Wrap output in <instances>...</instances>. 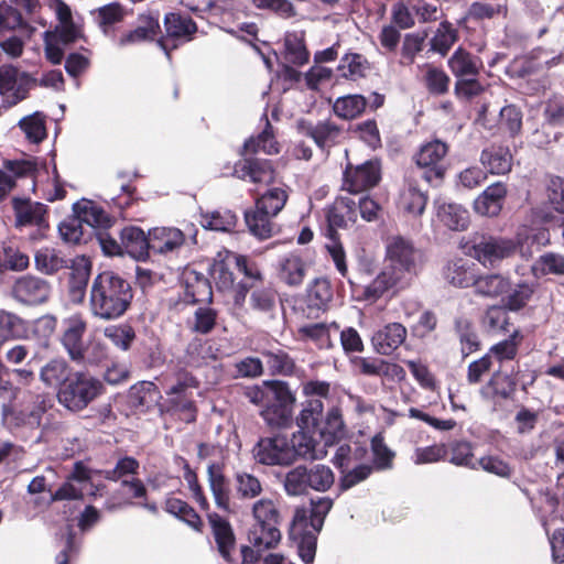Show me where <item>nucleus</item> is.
I'll return each mask as SVG.
<instances>
[{"label":"nucleus","instance_id":"a18cd8bd","mask_svg":"<svg viewBox=\"0 0 564 564\" xmlns=\"http://www.w3.org/2000/svg\"><path fill=\"white\" fill-rule=\"evenodd\" d=\"M69 260L61 256L54 248L44 247L36 251L34 263L37 271L53 275L68 267Z\"/></svg>","mask_w":564,"mask_h":564},{"label":"nucleus","instance_id":"5701e85b","mask_svg":"<svg viewBox=\"0 0 564 564\" xmlns=\"http://www.w3.org/2000/svg\"><path fill=\"white\" fill-rule=\"evenodd\" d=\"M164 25L166 36L159 40V45L166 52L169 56L170 43L172 47H176L177 42H188L193 34L197 31L195 22L186 17L177 13H169L165 15Z\"/></svg>","mask_w":564,"mask_h":564},{"label":"nucleus","instance_id":"6ab92c4d","mask_svg":"<svg viewBox=\"0 0 564 564\" xmlns=\"http://www.w3.org/2000/svg\"><path fill=\"white\" fill-rule=\"evenodd\" d=\"M183 302L187 305L210 304L213 302V288L205 274L186 269L183 273Z\"/></svg>","mask_w":564,"mask_h":564},{"label":"nucleus","instance_id":"4468645a","mask_svg":"<svg viewBox=\"0 0 564 564\" xmlns=\"http://www.w3.org/2000/svg\"><path fill=\"white\" fill-rule=\"evenodd\" d=\"M67 269H69L67 278L68 297L73 303L82 304L87 294L93 262L85 254L76 256L69 260Z\"/></svg>","mask_w":564,"mask_h":564},{"label":"nucleus","instance_id":"774afa93","mask_svg":"<svg viewBox=\"0 0 564 564\" xmlns=\"http://www.w3.org/2000/svg\"><path fill=\"white\" fill-rule=\"evenodd\" d=\"M546 206L552 212H564V178L551 176L546 185Z\"/></svg>","mask_w":564,"mask_h":564},{"label":"nucleus","instance_id":"f3484780","mask_svg":"<svg viewBox=\"0 0 564 564\" xmlns=\"http://www.w3.org/2000/svg\"><path fill=\"white\" fill-rule=\"evenodd\" d=\"M334 297L332 283L326 278H316L307 286L304 312L308 318H318L329 310Z\"/></svg>","mask_w":564,"mask_h":564},{"label":"nucleus","instance_id":"72a5a7b5","mask_svg":"<svg viewBox=\"0 0 564 564\" xmlns=\"http://www.w3.org/2000/svg\"><path fill=\"white\" fill-rule=\"evenodd\" d=\"M163 509L198 533L204 531V522L197 511L185 500L167 496Z\"/></svg>","mask_w":564,"mask_h":564},{"label":"nucleus","instance_id":"c9c22d12","mask_svg":"<svg viewBox=\"0 0 564 564\" xmlns=\"http://www.w3.org/2000/svg\"><path fill=\"white\" fill-rule=\"evenodd\" d=\"M444 279L456 288L473 286L476 273L475 263L463 258L449 261L443 269Z\"/></svg>","mask_w":564,"mask_h":564},{"label":"nucleus","instance_id":"cd10ccee","mask_svg":"<svg viewBox=\"0 0 564 564\" xmlns=\"http://www.w3.org/2000/svg\"><path fill=\"white\" fill-rule=\"evenodd\" d=\"M276 272L288 286H300L306 276V263L299 253L290 252L279 259Z\"/></svg>","mask_w":564,"mask_h":564},{"label":"nucleus","instance_id":"a878e982","mask_svg":"<svg viewBox=\"0 0 564 564\" xmlns=\"http://www.w3.org/2000/svg\"><path fill=\"white\" fill-rule=\"evenodd\" d=\"M121 245L131 258L137 261H147L150 258V232L137 226H127L120 231Z\"/></svg>","mask_w":564,"mask_h":564},{"label":"nucleus","instance_id":"f704fd0d","mask_svg":"<svg viewBox=\"0 0 564 564\" xmlns=\"http://www.w3.org/2000/svg\"><path fill=\"white\" fill-rule=\"evenodd\" d=\"M74 372L64 358H53L41 368L40 380L46 388L58 391Z\"/></svg>","mask_w":564,"mask_h":564},{"label":"nucleus","instance_id":"69168bd1","mask_svg":"<svg viewBox=\"0 0 564 564\" xmlns=\"http://www.w3.org/2000/svg\"><path fill=\"white\" fill-rule=\"evenodd\" d=\"M456 41V30L448 22H442L431 39V50L444 56Z\"/></svg>","mask_w":564,"mask_h":564},{"label":"nucleus","instance_id":"9d476101","mask_svg":"<svg viewBox=\"0 0 564 564\" xmlns=\"http://www.w3.org/2000/svg\"><path fill=\"white\" fill-rule=\"evenodd\" d=\"M319 531L307 525V510L297 508L290 528V539L296 543L297 554L306 563H313L316 554L317 534Z\"/></svg>","mask_w":564,"mask_h":564},{"label":"nucleus","instance_id":"f8f14e48","mask_svg":"<svg viewBox=\"0 0 564 564\" xmlns=\"http://www.w3.org/2000/svg\"><path fill=\"white\" fill-rule=\"evenodd\" d=\"M52 292L50 282L34 274L18 278L11 290L12 297L21 304L34 306L48 301Z\"/></svg>","mask_w":564,"mask_h":564},{"label":"nucleus","instance_id":"7c9ffc66","mask_svg":"<svg viewBox=\"0 0 564 564\" xmlns=\"http://www.w3.org/2000/svg\"><path fill=\"white\" fill-rule=\"evenodd\" d=\"M448 147L441 140H432L424 143L415 154V162L421 167H430L437 177H442L444 170L442 162L447 155Z\"/></svg>","mask_w":564,"mask_h":564},{"label":"nucleus","instance_id":"bb28decb","mask_svg":"<svg viewBox=\"0 0 564 564\" xmlns=\"http://www.w3.org/2000/svg\"><path fill=\"white\" fill-rule=\"evenodd\" d=\"M235 175L252 183L270 184L274 181V170L269 160L245 159L235 165Z\"/></svg>","mask_w":564,"mask_h":564},{"label":"nucleus","instance_id":"0e129e2a","mask_svg":"<svg viewBox=\"0 0 564 564\" xmlns=\"http://www.w3.org/2000/svg\"><path fill=\"white\" fill-rule=\"evenodd\" d=\"M451 453L449 462L456 466H464L470 469H478V464L474 458L473 446L467 441H454L448 446Z\"/></svg>","mask_w":564,"mask_h":564},{"label":"nucleus","instance_id":"f03ea898","mask_svg":"<svg viewBox=\"0 0 564 564\" xmlns=\"http://www.w3.org/2000/svg\"><path fill=\"white\" fill-rule=\"evenodd\" d=\"M415 250L410 240L401 236L390 238L386 246L388 264L364 290V300L376 302L390 289L405 282L415 270Z\"/></svg>","mask_w":564,"mask_h":564},{"label":"nucleus","instance_id":"5fc2aeb1","mask_svg":"<svg viewBox=\"0 0 564 564\" xmlns=\"http://www.w3.org/2000/svg\"><path fill=\"white\" fill-rule=\"evenodd\" d=\"M19 127L26 140L31 143H40L46 138L45 116L34 112L20 119Z\"/></svg>","mask_w":564,"mask_h":564},{"label":"nucleus","instance_id":"f257e3e1","mask_svg":"<svg viewBox=\"0 0 564 564\" xmlns=\"http://www.w3.org/2000/svg\"><path fill=\"white\" fill-rule=\"evenodd\" d=\"M131 283L111 270L94 276L88 295V308L94 318L110 322L121 318L131 307Z\"/></svg>","mask_w":564,"mask_h":564},{"label":"nucleus","instance_id":"bf43d9fd","mask_svg":"<svg viewBox=\"0 0 564 564\" xmlns=\"http://www.w3.org/2000/svg\"><path fill=\"white\" fill-rule=\"evenodd\" d=\"M366 99L361 95L339 97L334 106V112L343 119H354L361 115L366 108Z\"/></svg>","mask_w":564,"mask_h":564},{"label":"nucleus","instance_id":"4d7b16f0","mask_svg":"<svg viewBox=\"0 0 564 564\" xmlns=\"http://www.w3.org/2000/svg\"><path fill=\"white\" fill-rule=\"evenodd\" d=\"M235 489L238 498L242 500L254 499L263 491L260 479L247 471L235 474Z\"/></svg>","mask_w":564,"mask_h":564},{"label":"nucleus","instance_id":"20e7f679","mask_svg":"<svg viewBox=\"0 0 564 564\" xmlns=\"http://www.w3.org/2000/svg\"><path fill=\"white\" fill-rule=\"evenodd\" d=\"M323 411L324 404L319 399H308L302 404L296 424L301 430L318 434L321 442L332 446L346 436V425L339 406L329 408L325 416Z\"/></svg>","mask_w":564,"mask_h":564},{"label":"nucleus","instance_id":"603ef678","mask_svg":"<svg viewBox=\"0 0 564 564\" xmlns=\"http://www.w3.org/2000/svg\"><path fill=\"white\" fill-rule=\"evenodd\" d=\"M24 321L13 313L0 311V346L11 339L25 337Z\"/></svg>","mask_w":564,"mask_h":564},{"label":"nucleus","instance_id":"423d86ee","mask_svg":"<svg viewBox=\"0 0 564 564\" xmlns=\"http://www.w3.org/2000/svg\"><path fill=\"white\" fill-rule=\"evenodd\" d=\"M199 388L197 378L186 369L175 373V382L165 392L167 395L165 410L172 415H177L185 423H194L197 420L198 409L194 399L193 390Z\"/></svg>","mask_w":564,"mask_h":564},{"label":"nucleus","instance_id":"a211bd4d","mask_svg":"<svg viewBox=\"0 0 564 564\" xmlns=\"http://www.w3.org/2000/svg\"><path fill=\"white\" fill-rule=\"evenodd\" d=\"M301 134L311 138L319 149H329L340 142L344 135L343 128L332 120H321L316 123L301 120L297 122Z\"/></svg>","mask_w":564,"mask_h":564},{"label":"nucleus","instance_id":"13d9d810","mask_svg":"<svg viewBox=\"0 0 564 564\" xmlns=\"http://www.w3.org/2000/svg\"><path fill=\"white\" fill-rule=\"evenodd\" d=\"M506 306H489L482 317V325L492 333L507 334L510 332V316L506 311Z\"/></svg>","mask_w":564,"mask_h":564},{"label":"nucleus","instance_id":"1a4fd4ad","mask_svg":"<svg viewBox=\"0 0 564 564\" xmlns=\"http://www.w3.org/2000/svg\"><path fill=\"white\" fill-rule=\"evenodd\" d=\"M257 463L264 466H290L294 463L289 438L282 435L261 437L252 449Z\"/></svg>","mask_w":564,"mask_h":564},{"label":"nucleus","instance_id":"864d4df0","mask_svg":"<svg viewBox=\"0 0 564 564\" xmlns=\"http://www.w3.org/2000/svg\"><path fill=\"white\" fill-rule=\"evenodd\" d=\"M317 434L308 430H301L293 433L289 440L290 449H293L294 462L299 458H315V447L318 441L315 438Z\"/></svg>","mask_w":564,"mask_h":564},{"label":"nucleus","instance_id":"b1692460","mask_svg":"<svg viewBox=\"0 0 564 564\" xmlns=\"http://www.w3.org/2000/svg\"><path fill=\"white\" fill-rule=\"evenodd\" d=\"M185 242L184 232L175 227H155L150 229V251L156 254H170L178 251Z\"/></svg>","mask_w":564,"mask_h":564},{"label":"nucleus","instance_id":"de8ad7c7","mask_svg":"<svg viewBox=\"0 0 564 564\" xmlns=\"http://www.w3.org/2000/svg\"><path fill=\"white\" fill-rule=\"evenodd\" d=\"M110 360L108 346L99 339H91L85 345L82 356L76 360V365L84 367L107 366Z\"/></svg>","mask_w":564,"mask_h":564},{"label":"nucleus","instance_id":"6e6552de","mask_svg":"<svg viewBox=\"0 0 564 564\" xmlns=\"http://www.w3.org/2000/svg\"><path fill=\"white\" fill-rule=\"evenodd\" d=\"M334 481V473L326 465H299L286 473L283 486L289 496H301L310 489L325 492L332 488Z\"/></svg>","mask_w":564,"mask_h":564},{"label":"nucleus","instance_id":"a19ab883","mask_svg":"<svg viewBox=\"0 0 564 564\" xmlns=\"http://www.w3.org/2000/svg\"><path fill=\"white\" fill-rule=\"evenodd\" d=\"M378 212V203L361 193H346L336 198L328 212Z\"/></svg>","mask_w":564,"mask_h":564},{"label":"nucleus","instance_id":"e433bc0d","mask_svg":"<svg viewBox=\"0 0 564 564\" xmlns=\"http://www.w3.org/2000/svg\"><path fill=\"white\" fill-rule=\"evenodd\" d=\"M473 288L476 295L496 299L511 290V282L498 273L476 274Z\"/></svg>","mask_w":564,"mask_h":564},{"label":"nucleus","instance_id":"dca6fc26","mask_svg":"<svg viewBox=\"0 0 564 564\" xmlns=\"http://www.w3.org/2000/svg\"><path fill=\"white\" fill-rule=\"evenodd\" d=\"M206 518L219 555L226 562H234L232 553L236 551L237 542L230 521L215 511L207 512Z\"/></svg>","mask_w":564,"mask_h":564},{"label":"nucleus","instance_id":"c03bdc74","mask_svg":"<svg viewBox=\"0 0 564 564\" xmlns=\"http://www.w3.org/2000/svg\"><path fill=\"white\" fill-rule=\"evenodd\" d=\"M140 24L129 33L120 37L118 45L126 46L130 44H139L155 39L160 31L158 18H141Z\"/></svg>","mask_w":564,"mask_h":564},{"label":"nucleus","instance_id":"7ed1b4c3","mask_svg":"<svg viewBox=\"0 0 564 564\" xmlns=\"http://www.w3.org/2000/svg\"><path fill=\"white\" fill-rule=\"evenodd\" d=\"M245 398L260 406V415L271 427H288L293 422L296 395L286 381L271 379L247 387Z\"/></svg>","mask_w":564,"mask_h":564},{"label":"nucleus","instance_id":"aec40b11","mask_svg":"<svg viewBox=\"0 0 564 564\" xmlns=\"http://www.w3.org/2000/svg\"><path fill=\"white\" fill-rule=\"evenodd\" d=\"M207 480L217 509L232 513L230 481L225 475L224 464L210 463L207 467Z\"/></svg>","mask_w":564,"mask_h":564},{"label":"nucleus","instance_id":"6e6d98bb","mask_svg":"<svg viewBox=\"0 0 564 564\" xmlns=\"http://www.w3.org/2000/svg\"><path fill=\"white\" fill-rule=\"evenodd\" d=\"M265 358L269 372L272 376H292L295 370L294 359L284 350H265L262 352Z\"/></svg>","mask_w":564,"mask_h":564},{"label":"nucleus","instance_id":"49530a36","mask_svg":"<svg viewBox=\"0 0 564 564\" xmlns=\"http://www.w3.org/2000/svg\"><path fill=\"white\" fill-rule=\"evenodd\" d=\"M218 311L210 306H199L193 317L187 321V327L193 334L209 335L218 324Z\"/></svg>","mask_w":564,"mask_h":564},{"label":"nucleus","instance_id":"58836bf2","mask_svg":"<svg viewBox=\"0 0 564 564\" xmlns=\"http://www.w3.org/2000/svg\"><path fill=\"white\" fill-rule=\"evenodd\" d=\"M454 330L459 341L463 359L481 349L479 335L469 319L463 317L456 318L454 322Z\"/></svg>","mask_w":564,"mask_h":564},{"label":"nucleus","instance_id":"9b49d317","mask_svg":"<svg viewBox=\"0 0 564 564\" xmlns=\"http://www.w3.org/2000/svg\"><path fill=\"white\" fill-rule=\"evenodd\" d=\"M35 79L13 65L0 66V94L6 100L15 105L26 98Z\"/></svg>","mask_w":564,"mask_h":564},{"label":"nucleus","instance_id":"412c9836","mask_svg":"<svg viewBox=\"0 0 564 564\" xmlns=\"http://www.w3.org/2000/svg\"><path fill=\"white\" fill-rule=\"evenodd\" d=\"M520 243L513 239L489 237L474 246L475 257L482 264H494L497 261L512 257Z\"/></svg>","mask_w":564,"mask_h":564},{"label":"nucleus","instance_id":"8fccbe9b","mask_svg":"<svg viewBox=\"0 0 564 564\" xmlns=\"http://www.w3.org/2000/svg\"><path fill=\"white\" fill-rule=\"evenodd\" d=\"M278 214H243L246 225L251 235L260 240L271 238L276 231L272 217Z\"/></svg>","mask_w":564,"mask_h":564},{"label":"nucleus","instance_id":"ddd939ff","mask_svg":"<svg viewBox=\"0 0 564 564\" xmlns=\"http://www.w3.org/2000/svg\"><path fill=\"white\" fill-rule=\"evenodd\" d=\"M88 323L82 313H76L63 321V329L59 336V344L74 364L82 356L87 341Z\"/></svg>","mask_w":564,"mask_h":564},{"label":"nucleus","instance_id":"ea45409f","mask_svg":"<svg viewBox=\"0 0 564 564\" xmlns=\"http://www.w3.org/2000/svg\"><path fill=\"white\" fill-rule=\"evenodd\" d=\"M61 238L68 243L78 245L86 242L88 229L86 227V216L83 214H70L58 225Z\"/></svg>","mask_w":564,"mask_h":564},{"label":"nucleus","instance_id":"0eeeda50","mask_svg":"<svg viewBox=\"0 0 564 564\" xmlns=\"http://www.w3.org/2000/svg\"><path fill=\"white\" fill-rule=\"evenodd\" d=\"M105 391L104 383L86 371H75L57 391L61 405L72 412H80Z\"/></svg>","mask_w":564,"mask_h":564},{"label":"nucleus","instance_id":"2eb2a0df","mask_svg":"<svg viewBox=\"0 0 564 564\" xmlns=\"http://www.w3.org/2000/svg\"><path fill=\"white\" fill-rule=\"evenodd\" d=\"M380 177V165L377 161H367L356 166L348 165L344 173L343 187L347 193H361L376 186Z\"/></svg>","mask_w":564,"mask_h":564},{"label":"nucleus","instance_id":"473e14b6","mask_svg":"<svg viewBox=\"0 0 564 564\" xmlns=\"http://www.w3.org/2000/svg\"><path fill=\"white\" fill-rule=\"evenodd\" d=\"M448 67L456 79L476 77L484 67L481 58L463 47H458L448 58Z\"/></svg>","mask_w":564,"mask_h":564},{"label":"nucleus","instance_id":"2f4dec72","mask_svg":"<svg viewBox=\"0 0 564 564\" xmlns=\"http://www.w3.org/2000/svg\"><path fill=\"white\" fill-rule=\"evenodd\" d=\"M238 272L242 273L246 280L238 284L235 296L236 304L245 301L250 289L262 285L264 282V275L259 264L249 260L246 256L238 254Z\"/></svg>","mask_w":564,"mask_h":564},{"label":"nucleus","instance_id":"4be33fe9","mask_svg":"<svg viewBox=\"0 0 564 564\" xmlns=\"http://www.w3.org/2000/svg\"><path fill=\"white\" fill-rule=\"evenodd\" d=\"M235 271H238V254L226 249L217 252L209 268V273L219 291L234 289Z\"/></svg>","mask_w":564,"mask_h":564},{"label":"nucleus","instance_id":"79ce46f5","mask_svg":"<svg viewBox=\"0 0 564 564\" xmlns=\"http://www.w3.org/2000/svg\"><path fill=\"white\" fill-rule=\"evenodd\" d=\"M511 154L507 148L491 145L481 152L480 162L491 174H506L511 170Z\"/></svg>","mask_w":564,"mask_h":564},{"label":"nucleus","instance_id":"338daca9","mask_svg":"<svg viewBox=\"0 0 564 564\" xmlns=\"http://www.w3.org/2000/svg\"><path fill=\"white\" fill-rule=\"evenodd\" d=\"M338 68L345 78L356 79L365 76L368 63L361 54L349 53L340 59Z\"/></svg>","mask_w":564,"mask_h":564},{"label":"nucleus","instance_id":"c756f323","mask_svg":"<svg viewBox=\"0 0 564 564\" xmlns=\"http://www.w3.org/2000/svg\"><path fill=\"white\" fill-rule=\"evenodd\" d=\"M520 371V367L517 364L516 366H511V368H497L490 376V379L487 382V387L491 389L494 395L499 397L503 400L512 399L517 391L518 386V373Z\"/></svg>","mask_w":564,"mask_h":564},{"label":"nucleus","instance_id":"3c124183","mask_svg":"<svg viewBox=\"0 0 564 564\" xmlns=\"http://www.w3.org/2000/svg\"><path fill=\"white\" fill-rule=\"evenodd\" d=\"M91 14L101 31L109 34L123 20L126 11L119 3H109L93 11Z\"/></svg>","mask_w":564,"mask_h":564},{"label":"nucleus","instance_id":"393cba45","mask_svg":"<svg viewBox=\"0 0 564 564\" xmlns=\"http://www.w3.org/2000/svg\"><path fill=\"white\" fill-rule=\"evenodd\" d=\"M408 330L401 323H389L372 336V346L379 355L390 356L406 338Z\"/></svg>","mask_w":564,"mask_h":564},{"label":"nucleus","instance_id":"052dcab7","mask_svg":"<svg viewBox=\"0 0 564 564\" xmlns=\"http://www.w3.org/2000/svg\"><path fill=\"white\" fill-rule=\"evenodd\" d=\"M506 193L507 189L502 183H496L488 186L475 200L476 212L500 209L501 202L503 200Z\"/></svg>","mask_w":564,"mask_h":564},{"label":"nucleus","instance_id":"39448f33","mask_svg":"<svg viewBox=\"0 0 564 564\" xmlns=\"http://www.w3.org/2000/svg\"><path fill=\"white\" fill-rule=\"evenodd\" d=\"M254 523L248 533V540L254 549L265 551L274 549L281 541V513L270 498H262L252 506Z\"/></svg>","mask_w":564,"mask_h":564},{"label":"nucleus","instance_id":"680f3d73","mask_svg":"<svg viewBox=\"0 0 564 564\" xmlns=\"http://www.w3.org/2000/svg\"><path fill=\"white\" fill-rule=\"evenodd\" d=\"M104 335L116 347L124 351L130 349L137 337L134 328L129 324L107 326Z\"/></svg>","mask_w":564,"mask_h":564},{"label":"nucleus","instance_id":"37998d69","mask_svg":"<svg viewBox=\"0 0 564 564\" xmlns=\"http://www.w3.org/2000/svg\"><path fill=\"white\" fill-rule=\"evenodd\" d=\"M283 58L285 63L303 66L308 62L310 53L305 46L303 33H286L284 37Z\"/></svg>","mask_w":564,"mask_h":564},{"label":"nucleus","instance_id":"c85d7f7f","mask_svg":"<svg viewBox=\"0 0 564 564\" xmlns=\"http://www.w3.org/2000/svg\"><path fill=\"white\" fill-rule=\"evenodd\" d=\"M523 335L519 328L513 329L508 338L500 340L487 351L489 358L498 364V368H507V364L516 360L519 354V347L522 344Z\"/></svg>","mask_w":564,"mask_h":564},{"label":"nucleus","instance_id":"e2e57ef3","mask_svg":"<svg viewBox=\"0 0 564 564\" xmlns=\"http://www.w3.org/2000/svg\"><path fill=\"white\" fill-rule=\"evenodd\" d=\"M245 152H258L262 150L267 154H276L279 152L278 143L273 137V130L267 120L265 128L256 139L250 138L243 144Z\"/></svg>","mask_w":564,"mask_h":564},{"label":"nucleus","instance_id":"09e8293b","mask_svg":"<svg viewBox=\"0 0 564 564\" xmlns=\"http://www.w3.org/2000/svg\"><path fill=\"white\" fill-rule=\"evenodd\" d=\"M249 304L253 311L271 314L276 307L278 292L272 285H259L250 289Z\"/></svg>","mask_w":564,"mask_h":564},{"label":"nucleus","instance_id":"4c0bfd02","mask_svg":"<svg viewBox=\"0 0 564 564\" xmlns=\"http://www.w3.org/2000/svg\"><path fill=\"white\" fill-rule=\"evenodd\" d=\"M128 398L132 408L144 412L153 408L161 392L155 383L141 381L130 388Z\"/></svg>","mask_w":564,"mask_h":564}]
</instances>
